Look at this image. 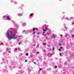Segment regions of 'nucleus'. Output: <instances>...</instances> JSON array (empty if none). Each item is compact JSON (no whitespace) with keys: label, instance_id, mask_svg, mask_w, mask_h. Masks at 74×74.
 Listing matches in <instances>:
<instances>
[{"label":"nucleus","instance_id":"f3484780","mask_svg":"<svg viewBox=\"0 0 74 74\" xmlns=\"http://www.w3.org/2000/svg\"><path fill=\"white\" fill-rule=\"evenodd\" d=\"M40 32H37V34H40Z\"/></svg>","mask_w":74,"mask_h":74},{"label":"nucleus","instance_id":"6ab92c4d","mask_svg":"<svg viewBox=\"0 0 74 74\" xmlns=\"http://www.w3.org/2000/svg\"><path fill=\"white\" fill-rule=\"evenodd\" d=\"M71 36L73 38H74V36L73 35H72Z\"/></svg>","mask_w":74,"mask_h":74},{"label":"nucleus","instance_id":"7ed1b4c3","mask_svg":"<svg viewBox=\"0 0 74 74\" xmlns=\"http://www.w3.org/2000/svg\"><path fill=\"white\" fill-rule=\"evenodd\" d=\"M2 60L4 63H5V62H7V64H8V60H7V59L6 58H2Z\"/></svg>","mask_w":74,"mask_h":74},{"label":"nucleus","instance_id":"4c0bfd02","mask_svg":"<svg viewBox=\"0 0 74 74\" xmlns=\"http://www.w3.org/2000/svg\"><path fill=\"white\" fill-rule=\"evenodd\" d=\"M54 49H54V48H53L52 49V50H54Z\"/></svg>","mask_w":74,"mask_h":74},{"label":"nucleus","instance_id":"ea45409f","mask_svg":"<svg viewBox=\"0 0 74 74\" xmlns=\"http://www.w3.org/2000/svg\"><path fill=\"white\" fill-rule=\"evenodd\" d=\"M18 37L20 38V37H21V36H19Z\"/></svg>","mask_w":74,"mask_h":74},{"label":"nucleus","instance_id":"bb28decb","mask_svg":"<svg viewBox=\"0 0 74 74\" xmlns=\"http://www.w3.org/2000/svg\"><path fill=\"white\" fill-rule=\"evenodd\" d=\"M59 45H60V46H62V45L61 44V43H60V44H59Z\"/></svg>","mask_w":74,"mask_h":74},{"label":"nucleus","instance_id":"473e14b6","mask_svg":"<svg viewBox=\"0 0 74 74\" xmlns=\"http://www.w3.org/2000/svg\"><path fill=\"white\" fill-rule=\"evenodd\" d=\"M47 47H50L49 45H47Z\"/></svg>","mask_w":74,"mask_h":74},{"label":"nucleus","instance_id":"4be33fe9","mask_svg":"<svg viewBox=\"0 0 74 74\" xmlns=\"http://www.w3.org/2000/svg\"><path fill=\"white\" fill-rule=\"evenodd\" d=\"M26 56H28V55H29V54H28V53H27L26 54Z\"/></svg>","mask_w":74,"mask_h":74},{"label":"nucleus","instance_id":"7c9ffc66","mask_svg":"<svg viewBox=\"0 0 74 74\" xmlns=\"http://www.w3.org/2000/svg\"><path fill=\"white\" fill-rule=\"evenodd\" d=\"M48 29V28H45V29L46 30H47Z\"/></svg>","mask_w":74,"mask_h":74},{"label":"nucleus","instance_id":"a211bd4d","mask_svg":"<svg viewBox=\"0 0 74 74\" xmlns=\"http://www.w3.org/2000/svg\"><path fill=\"white\" fill-rule=\"evenodd\" d=\"M35 29H35V28H34L33 29V31H34L35 30Z\"/></svg>","mask_w":74,"mask_h":74},{"label":"nucleus","instance_id":"39448f33","mask_svg":"<svg viewBox=\"0 0 74 74\" xmlns=\"http://www.w3.org/2000/svg\"><path fill=\"white\" fill-rule=\"evenodd\" d=\"M71 18L72 19H73V17H71L70 18H69L68 17H66V19L67 20H68V21H69L70 19H71Z\"/></svg>","mask_w":74,"mask_h":74},{"label":"nucleus","instance_id":"49530a36","mask_svg":"<svg viewBox=\"0 0 74 74\" xmlns=\"http://www.w3.org/2000/svg\"><path fill=\"white\" fill-rule=\"evenodd\" d=\"M62 42H63V41H62Z\"/></svg>","mask_w":74,"mask_h":74},{"label":"nucleus","instance_id":"393cba45","mask_svg":"<svg viewBox=\"0 0 74 74\" xmlns=\"http://www.w3.org/2000/svg\"><path fill=\"white\" fill-rule=\"evenodd\" d=\"M60 48L61 49H62V48H63V47H60Z\"/></svg>","mask_w":74,"mask_h":74},{"label":"nucleus","instance_id":"423d86ee","mask_svg":"<svg viewBox=\"0 0 74 74\" xmlns=\"http://www.w3.org/2000/svg\"><path fill=\"white\" fill-rule=\"evenodd\" d=\"M22 25L23 26H25V25H26V23H23Z\"/></svg>","mask_w":74,"mask_h":74},{"label":"nucleus","instance_id":"cd10ccee","mask_svg":"<svg viewBox=\"0 0 74 74\" xmlns=\"http://www.w3.org/2000/svg\"><path fill=\"white\" fill-rule=\"evenodd\" d=\"M15 50H18V49L16 48H15Z\"/></svg>","mask_w":74,"mask_h":74},{"label":"nucleus","instance_id":"2f4dec72","mask_svg":"<svg viewBox=\"0 0 74 74\" xmlns=\"http://www.w3.org/2000/svg\"><path fill=\"white\" fill-rule=\"evenodd\" d=\"M25 62H27V60H26L25 61Z\"/></svg>","mask_w":74,"mask_h":74},{"label":"nucleus","instance_id":"a19ab883","mask_svg":"<svg viewBox=\"0 0 74 74\" xmlns=\"http://www.w3.org/2000/svg\"><path fill=\"white\" fill-rule=\"evenodd\" d=\"M18 44H19V45H20V44H21V43H18Z\"/></svg>","mask_w":74,"mask_h":74},{"label":"nucleus","instance_id":"9d476101","mask_svg":"<svg viewBox=\"0 0 74 74\" xmlns=\"http://www.w3.org/2000/svg\"><path fill=\"white\" fill-rule=\"evenodd\" d=\"M10 29L11 30V31H13V30H14V29L13 28H10Z\"/></svg>","mask_w":74,"mask_h":74},{"label":"nucleus","instance_id":"c9c22d12","mask_svg":"<svg viewBox=\"0 0 74 74\" xmlns=\"http://www.w3.org/2000/svg\"><path fill=\"white\" fill-rule=\"evenodd\" d=\"M9 53H11V51H9V52H8Z\"/></svg>","mask_w":74,"mask_h":74},{"label":"nucleus","instance_id":"9b49d317","mask_svg":"<svg viewBox=\"0 0 74 74\" xmlns=\"http://www.w3.org/2000/svg\"><path fill=\"white\" fill-rule=\"evenodd\" d=\"M33 15V13H31L30 14V16H32Z\"/></svg>","mask_w":74,"mask_h":74},{"label":"nucleus","instance_id":"0eeeda50","mask_svg":"<svg viewBox=\"0 0 74 74\" xmlns=\"http://www.w3.org/2000/svg\"><path fill=\"white\" fill-rule=\"evenodd\" d=\"M14 33H17V30L14 29Z\"/></svg>","mask_w":74,"mask_h":74},{"label":"nucleus","instance_id":"4468645a","mask_svg":"<svg viewBox=\"0 0 74 74\" xmlns=\"http://www.w3.org/2000/svg\"><path fill=\"white\" fill-rule=\"evenodd\" d=\"M68 36V34L67 33L65 34V37H67V36Z\"/></svg>","mask_w":74,"mask_h":74},{"label":"nucleus","instance_id":"20e7f679","mask_svg":"<svg viewBox=\"0 0 74 74\" xmlns=\"http://www.w3.org/2000/svg\"><path fill=\"white\" fill-rule=\"evenodd\" d=\"M17 15L18 16H22V14L21 13H18L17 14Z\"/></svg>","mask_w":74,"mask_h":74},{"label":"nucleus","instance_id":"37998d69","mask_svg":"<svg viewBox=\"0 0 74 74\" xmlns=\"http://www.w3.org/2000/svg\"><path fill=\"white\" fill-rule=\"evenodd\" d=\"M34 64H36V62H34Z\"/></svg>","mask_w":74,"mask_h":74},{"label":"nucleus","instance_id":"5701e85b","mask_svg":"<svg viewBox=\"0 0 74 74\" xmlns=\"http://www.w3.org/2000/svg\"><path fill=\"white\" fill-rule=\"evenodd\" d=\"M36 33V32H33V34H34Z\"/></svg>","mask_w":74,"mask_h":74},{"label":"nucleus","instance_id":"c85d7f7f","mask_svg":"<svg viewBox=\"0 0 74 74\" xmlns=\"http://www.w3.org/2000/svg\"><path fill=\"white\" fill-rule=\"evenodd\" d=\"M37 54H39V52H37Z\"/></svg>","mask_w":74,"mask_h":74},{"label":"nucleus","instance_id":"f704fd0d","mask_svg":"<svg viewBox=\"0 0 74 74\" xmlns=\"http://www.w3.org/2000/svg\"><path fill=\"white\" fill-rule=\"evenodd\" d=\"M60 36L61 37H62V36H63V35H61Z\"/></svg>","mask_w":74,"mask_h":74},{"label":"nucleus","instance_id":"79ce46f5","mask_svg":"<svg viewBox=\"0 0 74 74\" xmlns=\"http://www.w3.org/2000/svg\"><path fill=\"white\" fill-rule=\"evenodd\" d=\"M74 24V22H73L72 23V24Z\"/></svg>","mask_w":74,"mask_h":74},{"label":"nucleus","instance_id":"ddd939ff","mask_svg":"<svg viewBox=\"0 0 74 74\" xmlns=\"http://www.w3.org/2000/svg\"><path fill=\"white\" fill-rule=\"evenodd\" d=\"M53 38H55V37H56V36H55V35H53Z\"/></svg>","mask_w":74,"mask_h":74},{"label":"nucleus","instance_id":"72a5a7b5","mask_svg":"<svg viewBox=\"0 0 74 74\" xmlns=\"http://www.w3.org/2000/svg\"><path fill=\"white\" fill-rule=\"evenodd\" d=\"M2 52V51L1 50H0V52Z\"/></svg>","mask_w":74,"mask_h":74},{"label":"nucleus","instance_id":"f03ea898","mask_svg":"<svg viewBox=\"0 0 74 74\" xmlns=\"http://www.w3.org/2000/svg\"><path fill=\"white\" fill-rule=\"evenodd\" d=\"M3 18H6L7 20L8 21H10V20H11V18L10 17V16H9L5 15L3 16Z\"/></svg>","mask_w":74,"mask_h":74},{"label":"nucleus","instance_id":"f257e3e1","mask_svg":"<svg viewBox=\"0 0 74 74\" xmlns=\"http://www.w3.org/2000/svg\"><path fill=\"white\" fill-rule=\"evenodd\" d=\"M6 34L9 40H12V39L16 40L17 38V37L16 36V34L14 33L13 32L10 31H7Z\"/></svg>","mask_w":74,"mask_h":74},{"label":"nucleus","instance_id":"de8ad7c7","mask_svg":"<svg viewBox=\"0 0 74 74\" xmlns=\"http://www.w3.org/2000/svg\"><path fill=\"white\" fill-rule=\"evenodd\" d=\"M62 53L63 54V53Z\"/></svg>","mask_w":74,"mask_h":74},{"label":"nucleus","instance_id":"a18cd8bd","mask_svg":"<svg viewBox=\"0 0 74 74\" xmlns=\"http://www.w3.org/2000/svg\"><path fill=\"white\" fill-rule=\"evenodd\" d=\"M70 54H71V53H70Z\"/></svg>","mask_w":74,"mask_h":74},{"label":"nucleus","instance_id":"f8f14e48","mask_svg":"<svg viewBox=\"0 0 74 74\" xmlns=\"http://www.w3.org/2000/svg\"><path fill=\"white\" fill-rule=\"evenodd\" d=\"M25 34H28V31H26V32H25Z\"/></svg>","mask_w":74,"mask_h":74},{"label":"nucleus","instance_id":"aec40b11","mask_svg":"<svg viewBox=\"0 0 74 74\" xmlns=\"http://www.w3.org/2000/svg\"><path fill=\"white\" fill-rule=\"evenodd\" d=\"M43 45H46V43H43Z\"/></svg>","mask_w":74,"mask_h":74},{"label":"nucleus","instance_id":"c756f323","mask_svg":"<svg viewBox=\"0 0 74 74\" xmlns=\"http://www.w3.org/2000/svg\"><path fill=\"white\" fill-rule=\"evenodd\" d=\"M60 56H62V54H61V53H60Z\"/></svg>","mask_w":74,"mask_h":74},{"label":"nucleus","instance_id":"c03bdc74","mask_svg":"<svg viewBox=\"0 0 74 74\" xmlns=\"http://www.w3.org/2000/svg\"><path fill=\"white\" fill-rule=\"evenodd\" d=\"M33 45V46H35V45Z\"/></svg>","mask_w":74,"mask_h":74},{"label":"nucleus","instance_id":"412c9836","mask_svg":"<svg viewBox=\"0 0 74 74\" xmlns=\"http://www.w3.org/2000/svg\"><path fill=\"white\" fill-rule=\"evenodd\" d=\"M37 48H39V45H38L37 46Z\"/></svg>","mask_w":74,"mask_h":74},{"label":"nucleus","instance_id":"b1692460","mask_svg":"<svg viewBox=\"0 0 74 74\" xmlns=\"http://www.w3.org/2000/svg\"><path fill=\"white\" fill-rule=\"evenodd\" d=\"M58 50L60 51V52H61V51H61V50H60V49H58Z\"/></svg>","mask_w":74,"mask_h":74},{"label":"nucleus","instance_id":"1a4fd4ad","mask_svg":"<svg viewBox=\"0 0 74 74\" xmlns=\"http://www.w3.org/2000/svg\"><path fill=\"white\" fill-rule=\"evenodd\" d=\"M55 54L54 53H53L52 54L50 53V55L51 56H52V55H54Z\"/></svg>","mask_w":74,"mask_h":74},{"label":"nucleus","instance_id":"dca6fc26","mask_svg":"<svg viewBox=\"0 0 74 74\" xmlns=\"http://www.w3.org/2000/svg\"><path fill=\"white\" fill-rule=\"evenodd\" d=\"M65 64H67V62H65L64 63Z\"/></svg>","mask_w":74,"mask_h":74},{"label":"nucleus","instance_id":"2eb2a0df","mask_svg":"<svg viewBox=\"0 0 74 74\" xmlns=\"http://www.w3.org/2000/svg\"><path fill=\"white\" fill-rule=\"evenodd\" d=\"M43 31H44V32H46V31H47V30H46V29H43Z\"/></svg>","mask_w":74,"mask_h":74},{"label":"nucleus","instance_id":"6e6552de","mask_svg":"<svg viewBox=\"0 0 74 74\" xmlns=\"http://www.w3.org/2000/svg\"><path fill=\"white\" fill-rule=\"evenodd\" d=\"M42 36H45V34H44V33H45V32H42Z\"/></svg>","mask_w":74,"mask_h":74},{"label":"nucleus","instance_id":"a878e982","mask_svg":"<svg viewBox=\"0 0 74 74\" xmlns=\"http://www.w3.org/2000/svg\"><path fill=\"white\" fill-rule=\"evenodd\" d=\"M55 69H56V68H57V66H55Z\"/></svg>","mask_w":74,"mask_h":74},{"label":"nucleus","instance_id":"e433bc0d","mask_svg":"<svg viewBox=\"0 0 74 74\" xmlns=\"http://www.w3.org/2000/svg\"><path fill=\"white\" fill-rule=\"evenodd\" d=\"M42 70V69H39V70Z\"/></svg>","mask_w":74,"mask_h":74},{"label":"nucleus","instance_id":"58836bf2","mask_svg":"<svg viewBox=\"0 0 74 74\" xmlns=\"http://www.w3.org/2000/svg\"><path fill=\"white\" fill-rule=\"evenodd\" d=\"M47 34H48V35L49 34L48 33H47Z\"/></svg>","mask_w":74,"mask_h":74}]
</instances>
